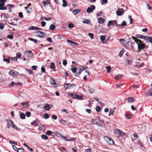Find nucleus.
<instances>
[{"label": "nucleus", "instance_id": "f257e3e1", "mask_svg": "<svg viewBox=\"0 0 152 152\" xmlns=\"http://www.w3.org/2000/svg\"><path fill=\"white\" fill-rule=\"evenodd\" d=\"M91 122L93 124L98 126L102 127L105 126V123L104 121L101 119H93L91 120Z\"/></svg>", "mask_w": 152, "mask_h": 152}, {"label": "nucleus", "instance_id": "f03ea898", "mask_svg": "<svg viewBox=\"0 0 152 152\" xmlns=\"http://www.w3.org/2000/svg\"><path fill=\"white\" fill-rule=\"evenodd\" d=\"M7 124L6 127L7 128H9L11 126L13 128L17 130H20L15 125L11 119H9L6 120Z\"/></svg>", "mask_w": 152, "mask_h": 152}, {"label": "nucleus", "instance_id": "7ed1b4c3", "mask_svg": "<svg viewBox=\"0 0 152 152\" xmlns=\"http://www.w3.org/2000/svg\"><path fill=\"white\" fill-rule=\"evenodd\" d=\"M104 139L110 145H114L115 143L114 141L111 138L107 136L104 137Z\"/></svg>", "mask_w": 152, "mask_h": 152}, {"label": "nucleus", "instance_id": "20e7f679", "mask_svg": "<svg viewBox=\"0 0 152 152\" xmlns=\"http://www.w3.org/2000/svg\"><path fill=\"white\" fill-rule=\"evenodd\" d=\"M35 34L36 36L41 38L44 37L46 35V34L44 32L40 31L35 32Z\"/></svg>", "mask_w": 152, "mask_h": 152}, {"label": "nucleus", "instance_id": "39448f33", "mask_svg": "<svg viewBox=\"0 0 152 152\" xmlns=\"http://www.w3.org/2000/svg\"><path fill=\"white\" fill-rule=\"evenodd\" d=\"M6 0H0V10H6L7 7L4 6L5 5L4 2L6 1Z\"/></svg>", "mask_w": 152, "mask_h": 152}, {"label": "nucleus", "instance_id": "423d86ee", "mask_svg": "<svg viewBox=\"0 0 152 152\" xmlns=\"http://www.w3.org/2000/svg\"><path fill=\"white\" fill-rule=\"evenodd\" d=\"M76 85L74 84L66 83L64 85V86L66 89H70L72 87H74Z\"/></svg>", "mask_w": 152, "mask_h": 152}, {"label": "nucleus", "instance_id": "0eeeda50", "mask_svg": "<svg viewBox=\"0 0 152 152\" xmlns=\"http://www.w3.org/2000/svg\"><path fill=\"white\" fill-rule=\"evenodd\" d=\"M9 73L10 75L13 77L16 76L19 74L18 72L15 71L13 70H11L10 71Z\"/></svg>", "mask_w": 152, "mask_h": 152}, {"label": "nucleus", "instance_id": "6e6552de", "mask_svg": "<svg viewBox=\"0 0 152 152\" xmlns=\"http://www.w3.org/2000/svg\"><path fill=\"white\" fill-rule=\"evenodd\" d=\"M25 55L28 57H31L33 56V54L31 50L26 51L25 52Z\"/></svg>", "mask_w": 152, "mask_h": 152}, {"label": "nucleus", "instance_id": "1a4fd4ad", "mask_svg": "<svg viewBox=\"0 0 152 152\" xmlns=\"http://www.w3.org/2000/svg\"><path fill=\"white\" fill-rule=\"evenodd\" d=\"M95 8V6L94 5H91V7H88L87 10V12L90 13L93 11Z\"/></svg>", "mask_w": 152, "mask_h": 152}, {"label": "nucleus", "instance_id": "9d476101", "mask_svg": "<svg viewBox=\"0 0 152 152\" xmlns=\"http://www.w3.org/2000/svg\"><path fill=\"white\" fill-rule=\"evenodd\" d=\"M142 42L140 40V42L139 43H137L138 45V49L140 50H142L145 48V45L142 44Z\"/></svg>", "mask_w": 152, "mask_h": 152}, {"label": "nucleus", "instance_id": "9b49d317", "mask_svg": "<svg viewBox=\"0 0 152 152\" xmlns=\"http://www.w3.org/2000/svg\"><path fill=\"white\" fill-rule=\"evenodd\" d=\"M115 134H117L121 136H123L125 134L123 132L119 129H116L115 131Z\"/></svg>", "mask_w": 152, "mask_h": 152}, {"label": "nucleus", "instance_id": "f8f14e48", "mask_svg": "<svg viewBox=\"0 0 152 152\" xmlns=\"http://www.w3.org/2000/svg\"><path fill=\"white\" fill-rule=\"evenodd\" d=\"M29 30H42V29L39 27L35 26H30L28 28Z\"/></svg>", "mask_w": 152, "mask_h": 152}, {"label": "nucleus", "instance_id": "ddd939ff", "mask_svg": "<svg viewBox=\"0 0 152 152\" xmlns=\"http://www.w3.org/2000/svg\"><path fill=\"white\" fill-rule=\"evenodd\" d=\"M119 41L121 44L122 45H125L126 44H128L129 42V41L127 42L124 39H119Z\"/></svg>", "mask_w": 152, "mask_h": 152}, {"label": "nucleus", "instance_id": "4468645a", "mask_svg": "<svg viewBox=\"0 0 152 152\" xmlns=\"http://www.w3.org/2000/svg\"><path fill=\"white\" fill-rule=\"evenodd\" d=\"M50 83L53 87H57L56 83L53 79H51L50 80Z\"/></svg>", "mask_w": 152, "mask_h": 152}, {"label": "nucleus", "instance_id": "2eb2a0df", "mask_svg": "<svg viewBox=\"0 0 152 152\" xmlns=\"http://www.w3.org/2000/svg\"><path fill=\"white\" fill-rule=\"evenodd\" d=\"M114 23L115 24H116V20H110L108 22L107 25L109 27L110 26L113 25Z\"/></svg>", "mask_w": 152, "mask_h": 152}, {"label": "nucleus", "instance_id": "dca6fc26", "mask_svg": "<svg viewBox=\"0 0 152 152\" xmlns=\"http://www.w3.org/2000/svg\"><path fill=\"white\" fill-rule=\"evenodd\" d=\"M42 3L44 4V6L45 7H47V5L50 4V1L48 0L43 1Z\"/></svg>", "mask_w": 152, "mask_h": 152}, {"label": "nucleus", "instance_id": "f3484780", "mask_svg": "<svg viewBox=\"0 0 152 152\" xmlns=\"http://www.w3.org/2000/svg\"><path fill=\"white\" fill-rule=\"evenodd\" d=\"M83 22L85 24H90L91 21L89 19H84L83 21Z\"/></svg>", "mask_w": 152, "mask_h": 152}, {"label": "nucleus", "instance_id": "a211bd4d", "mask_svg": "<svg viewBox=\"0 0 152 152\" xmlns=\"http://www.w3.org/2000/svg\"><path fill=\"white\" fill-rule=\"evenodd\" d=\"M80 11V10L79 9H76L73 10V13L75 15L78 13Z\"/></svg>", "mask_w": 152, "mask_h": 152}, {"label": "nucleus", "instance_id": "6ab92c4d", "mask_svg": "<svg viewBox=\"0 0 152 152\" xmlns=\"http://www.w3.org/2000/svg\"><path fill=\"white\" fill-rule=\"evenodd\" d=\"M50 105L49 104H46L44 107V109L46 110H48L51 108Z\"/></svg>", "mask_w": 152, "mask_h": 152}, {"label": "nucleus", "instance_id": "aec40b11", "mask_svg": "<svg viewBox=\"0 0 152 152\" xmlns=\"http://www.w3.org/2000/svg\"><path fill=\"white\" fill-rule=\"evenodd\" d=\"M127 100L128 103H130L134 101V98L133 97H129L127 99Z\"/></svg>", "mask_w": 152, "mask_h": 152}, {"label": "nucleus", "instance_id": "412c9836", "mask_svg": "<svg viewBox=\"0 0 152 152\" xmlns=\"http://www.w3.org/2000/svg\"><path fill=\"white\" fill-rule=\"evenodd\" d=\"M67 43H68L69 44H75L76 45H77L78 44V43L74 42H73L72 41L69 40V39H67Z\"/></svg>", "mask_w": 152, "mask_h": 152}, {"label": "nucleus", "instance_id": "4be33fe9", "mask_svg": "<svg viewBox=\"0 0 152 152\" xmlns=\"http://www.w3.org/2000/svg\"><path fill=\"white\" fill-rule=\"evenodd\" d=\"M151 37L148 36L143 37V39H144L147 42H149L150 41V39Z\"/></svg>", "mask_w": 152, "mask_h": 152}, {"label": "nucleus", "instance_id": "5701e85b", "mask_svg": "<svg viewBox=\"0 0 152 152\" xmlns=\"http://www.w3.org/2000/svg\"><path fill=\"white\" fill-rule=\"evenodd\" d=\"M27 102H22L20 104L23 106L24 107H26L28 106V104Z\"/></svg>", "mask_w": 152, "mask_h": 152}, {"label": "nucleus", "instance_id": "b1692460", "mask_svg": "<svg viewBox=\"0 0 152 152\" xmlns=\"http://www.w3.org/2000/svg\"><path fill=\"white\" fill-rule=\"evenodd\" d=\"M132 38L134 40L135 42L137 43H139L140 42V39H137L136 38L134 37H132Z\"/></svg>", "mask_w": 152, "mask_h": 152}, {"label": "nucleus", "instance_id": "393cba45", "mask_svg": "<svg viewBox=\"0 0 152 152\" xmlns=\"http://www.w3.org/2000/svg\"><path fill=\"white\" fill-rule=\"evenodd\" d=\"M88 88L89 92L90 93L92 94L94 92L95 90L93 88H91L89 87H88Z\"/></svg>", "mask_w": 152, "mask_h": 152}, {"label": "nucleus", "instance_id": "a878e982", "mask_svg": "<svg viewBox=\"0 0 152 152\" xmlns=\"http://www.w3.org/2000/svg\"><path fill=\"white\" fill-rule=\"evenodd\" d=\"M69 95L71 97H72L74 99H76L77 94H74L72 93H69Z\"/></svg>", "mask_w": 152, "mask_h": 152}, {"label": "nucleus", "instance_id": "bb28decb", "mask_svg": "<svg viewBox=\"0 0 152 152\" xmlns=\"http://www.w3.org/2000/svg\"><path fill=\"white\" fill-rule=\"evenodd\" d=\"M98 21L99 23L102 24L104 23V19L101 18H99L98 19Z\"/></svg>", "mask_w": 152, "mask_h": 152}, {"label": "nucleus", "instance_id": "cd10ccee", "mask_svg": "<svg viewBox=\"0 0 152 152\" xmlns=\"http://www.w3.org/2000/svg\"><path fill=\"white\" fill-rule=\"evenodd\" d=\"M60 122L61 124L64 125H66L67 124L66 121L64 120L63 119H61L60 121Z\"/></svg>", "mask_w": 152, "mask_h": 152}, {"label": "nucleus", "instance_id": "c85d7f7f", "mask_svg": "<svg viewBox=\"0 0 152 152\" xmlns=\"http://www.w3.org/2000/svg\"><path fill=\"white\" fill-rule=\"evenodd\" d=\"M20 117L21 119H24L25 118V115L23 113L20 114Z\"/></svg>", "mask_w": 152, "mask_h": 152}, {"label": "nucleus", "instance_id": "c756f323", "mask_svg": "<svg viewBox=\"0 0 152 152\" xmlns=\"http://www.w3.org/2000/svg\"><path fill=\"white\" fill-rule=\"evenodd\" d=\"M55 26L53 24H51L50 25V30H54L55 29Z\"/></svg>", "mask_w": 152, "mask_h": 152}, {"label": "nucleus", "instance_id": "7c9ffc66", "mask_svg": "<svg viewBox=\"0 0 152 152\" xmlns=\"http://www.w3.org/2000/svg\"><path fill=\"white\" fill-rule=\"evenodd\" d=\"M31 124L32 125H34L36 126H37L38 125V124L36 122V120L31 122Z\"/></svg>", "mask_w": 152, "mask_h": 152}, {"label": "nucleus", "instance_id": "2f4dec72", "mask_svg": "<svg viewBox=\"0 0 152 152\" xmlns=\"http://www.w3.org/2000/svg\"><path fill=\"white\" fill-rule=\"evenodd\" d=\"M106 68L107 70V72L108 73H110L111 70V68L110 66H107L106 67Z\"/></svg>", "mask_w": 152, "mask_h": 152}, {"label": "nucleus", "instance_id": "473e14b6", "mask_svg": "<svg viewBox=\"0 0 152 152\" xmlns=\"http://www.w3.org/2000/svg\"><path fill=\"white\" fill-rule=\"evenodd\" d=\"M116 14L117 15L120 16L123 15V13L121 11L119 10H117L116 12Z\"/></svg>", "mask_w": 152, "mask_h": 152}, {"label": "nucleus", "instance_id": "72a5a7b5", "mask_svg": "<svg viewBox=\"0 0 152 152\" xmlns=\"http://www.w3.org/2000/svg\"><path fill=\"white\" fill-rule=\"evenodd\" d=\"M63 0V4L62 5V6L64 7H65L67 6V4L66 1L65 0Z\"/></svg>", "mask_w": 152, "mask_h": 152}, {"label": "nucleus", "instance_id": "f704fd0d", "mask_svg": "<svg viewBox=\"0 0 152 152\" xmlns=\"http://www.w3.org/2000/svg\"><path fill=\"white\" fill-rule=\"evenodd\" d=\"M122 77V76L121 75L119 74L115 77V78L116 80H118L119 78H121Z\"/></svg>", "mask_w": 152, "mask_h": 152}, {"label": "nucleus", "instance_id": "c9c22d12", "mask_svg": "<svg viewBox=\"0 0 152 152\" xmlns=\"http://www.w3.org/2000/svg\"><path fill=\"white\" fill-rule=\"evenodd\" d=\"M126 25V22L125 21H123L120 25L117 24V25H118L119 26H124Z\"/></svg>", "mask_w": 152, "mask_h": 152}, {"label": "nucleus", "instance_id": "e433bc0d", "mask_svg": "<svg viewBox=\"0 0 152 152\" xmlns=\"http://www.w3.org/2000/svg\"><path fill=\"white\" fill-rule=\"evenodd\" d=\"M77 68L76 67H73L72 68L71 70L73 73H75L76 72Z\"/></svg>", "mask_w": 152, "mask_h": 152}, {"label": "nucleus", "instance_id": "4c0bfd02", "mask_svg": "<svg viewBox=\"0 0 152 152\" xmlns=\"http://www.w3.org/2000/svg\"><path fill=\"white\" fill-rule=\"evenodd\" d=\"M50 64V68L51 69H54L55 68V64L54 63L51 62Z\"/></svg>", "mask_w": 152, "mask_h": 152}, {"label": "nucleus", "instance_id": "58836bf2", "mask_svg": "<svg viewBox=\"0 0 152 152\" xmlns=\"http://www.w3.org/2000/svg\"><path fill=\"white\" fill-rule=\"evenodd\" d=\"M24 151L25 150L23 149L20 148H18L17 151L18 152H24Z\"/></svg>", "mask_w": 152, "mask_h": 152}, {"label": "nucleus", "instance_id": "ea45409f", "mask_svg": "<svg viewBox=\"0 0 152 152\" xmlns=\"http://www.w3.org/2000/svg\"><path fill=\"white\" fill-rule=\"evenodd\" d=\"M26 115L27 117H29L31 115V113L29 111H27L26 113Z\"/></svg>", "mask_w": 152, "mask_h": 152}, {"label": "nucleus", "instance_id": "a19ab883", "mask_svg": "<svg viewBox=\"0 0 152 152\" xmlns=\"http://www.w3.org/2000/svg\"><path fill=\"white\" fill-rule=\"evenodd\" d=\"M42 138L44 139L47 140L48 139V137L45 135L42 134L41 135Z\"/></svg>", "mask_w": 152, "mask_h": 152}, {"label": "nucleus", "instance_id": "79ce46f5", "mask_svg": "<svg viewBox=\"0 0 152 152\" xmlns=\"http://www.w3.org/2000/svg\"><path fill=\"white\" fill-rule=\"evenodd\" d=\"M21 55L20 52H18L17 53L16 57L17 58H20L21 57Z\"/></svg>", "mask_w": 152, "mask_h": 152}, {"label": "nucleus", "instance_id": "37998d69", "mask_svg": "<svg viewBox=\"0 0 152 152\" xmlns=\"http://www.w3.org/2000/svg\"><path fill=\"white\" fill-rule=\"evenodd\" d=\"M29 40L31 41H33V42L35 43L36 44L37 43V39H34L32 38H30L29 39Z\"/></svg>", "mask_w": 152, "mask_h": 152}, {"label": "nucleus", "instance_id": "c03bdc74", "mask_svg": "<svg viewBox=\"0 0 152 152\" xmlns=\"http://www.w3.org/2000/svg\"><path fill=\"white\" fill-rule=\"evenodd\" d=\"M44 117L45 119H47L49 118V116L48 113H45L44 115Z\"/></svg>", "mask_w": 152, "mask_h": 152}, {"label": "nucleus", "instance_id": "a18cd8bd", "mask_svg": "<svg viewBox=\"0 0 152 152\" xmlns=\"http://www.w3.org/2000/svg\"><path fill=\"white\" fill-rule=\"evenodd\" d=\"M100 39L101 41H104L105 39V36L104 35H102L100 37Z\"/></svg>", "mask_w": 152, "mask_h": 152}, {"label": "nucleus", "instance_id": "49530a36", "mask_svg": "<svg viewBox=\"0 0 152 152\" xmlns=\"http://www.w3.org/2000/svg\"><path fill=\"white\" fill-rule=\"evenodd\" d=\"M114 110L113 109H111L110 110L109 116H110V115L112 114L114 112Z\"/></svg>", "mask_w": 152, "mask_h": 152}, {"label": "nucleus", "instance_id": "de8ad7c7", "mask_svg": "<svg viewBox=\"0 0 152 152\" xmlns=\"http://www.w3.org/2000/svg\"><path fill=\"white\" fill-rule=\"evenodd\" d=\"M126 119H130L131 118V116L129 114H128L126 115Z\"/></svg>", "mask_w": 152, "mask_h": 152}, {"label": "nucleus", "instance_id": "09e8293b", "mask_svg": "<svg viewBox=\"0 0 152 152\" xmlns=\"http://www.w3.org/2000/svg\"><path fill=\"white\" fill-rule=\"evenodd\" d=\"M60 150L61 151H63V152H66L65 148L64 147H61L60 148Z\"/></svg>", "mask_w": 152, "mask_h": 152}, {"label": "nucleus", "instance_id": "8fccbe9b", "mask_svg": "<svg viewBox=\"0 0 152 152\" xmlns=\"http://www.w3.org/2000/svg\"><path fill=\"white\" fill-rule=\"evenodd\" d=\"M74 25L73 23H70L68 24V27L70 28H72L74 27Z\"/></svg>", "mask_w": 152, "mask_h": 152}, {"label": "nucleus", "instance_id": "3c124183", "mask_svg": "<svg viewBox=\"0 0 152 152\" xmlns=\"http://www.w3.org/2000/svg\"><path fill=\"white\" fill-rule=\"evenodd\" d=\"M9 142L11 144H13L15 145H17V143L16 142L12 140H10L9 141Z\"/></svg>", "mask_w": 152, "mask_h": 152}, {"label": "nucleus", "instance_id": "603ef678", "mask_svg": "<svg viewBox=\"0 0 152 152\" xmlns=\"http://www.w3.org/2000/svg\"><path fill=\"white\" fill-rule=\"evenodd\" d=\"M52 133V132L50 130H48L46 133V134L47 135H50Z\"/></svg>", "mask_w": 152, "mask_h": 152}, {"label": "nucleus", "instance_id": "864d4df0", "mask_svg": "<svg viewBox=\"0 0 152 152\" xmlns=\"http://www.w3.org/2000/svg\"><path fill=\"white\" fill-rule=\"evenodd\" d=\"M77 97L76 99H81L83 98V96H80L79 95H77Z\"/></svg>", "mask_w": 152, "mask_h": 152}, {"label": "nucleus", "instance_id": "5fc2aeb1", "mask_svg": "<svg viewBox=\"0 0 152 152\" xmlns=\"http://www.w3.org/2000/svg\"><path fill=\"white\" fill-rule=\"evenodd\" d=\"M136 36L138 38L143 39V37H145V36H144L143 35H139V34L137 35Z\"/></svg>", "mask_w": 152, "mask_h": 152}, {"label": "nucleus", "instance_id": "6e6d98bb", "mask_svg": "<svg viewBox=\"0 0 152 152\" xmlns=\"http://www.w3.org/2000/svg\"><path fill=\"white\" fill-rule=\"evenodd\" d=\"M76 140V138H71L70 139H68V140H67V141H74Z\"/></svg>", "mask_w": 152, "mask_h": 152}, {"label": "nucleus", "instance_id": "4d7b16f0", "mask_svg": "<svg viewBox=\"0 0 152 152\" xmlns=\"http://www.w3.org/2000/svg\"><path fill=\"white\" fill-rule=\"evenodd\" d=\"M101 110V108L99 106H97L96 108V110L97 112H99Z\"/></svg>", "mask_w": 152, "mask_h": 152}, {"label": "nucleus", "instance_id": "13d9d810", "mask_svg": "<svg viewBox=\"0 0 152 152\" xmlns=\"http://www.w3.org/2000/svg\"><path fill=\"white\" fill-rule=\"evenodd\" d=\"M19 16L21 18H23V15L22 12H19Z\"/></svg>", "mask_w": 152, "mask_h": 152}, {"label": "nucleus", "instance_id": "bf43d9fd", "mask_svg": "<svg viewBox=\"0 0 152 152\" xmlns=\"http://www.w3.org/2000/svg\"><path fill=\"white\" fill-rule=\"evenodd\" d=\"M88 35L91 38V39H93L94 38V35L93 34L89 33H88Z\"/></svg>", "mask_w": 152, "mask_h": 152}, {"label": "nucleus", "instance_id": "052dcab7", "mask_svg": "<svg viewBox=\"0 0 152 152\" xmlns=\"http://www.w3.org/2000/svg\"><path fill=\"white\" fill-rule=\"evenodd\" d=\"M129 18L130 20V23L132 24V23L133 21V19L132 18L131 16L129 17Z\"/></svg>", "mask_w": 152, "mask_h": 152}, {"label": "nucleus", "instance_id": "680f3d73", "mask_svg": "<svg viewBox=\"0 0 152 152\" xmlns=\"http://www.w3.org/2000/svg\"><path fill=\"white\" fill-rule=\"evenodd\" d=\"M63 64L64 65L66 66L67 64V62L66 60H64L63 62Z\"/></svg>", "mask_w": 152, "mask_h": 152}, {"label": "nucleus", "instance_id": "e2e57ef3", "mask_svg": "<svg viewBox=\"0 0 152 152\" xmlns=\"http://www.w3.org/2000/svg\"><path fill=\"white\" fill-rule=\"evenodd\" d=\"M47 40L49 42H51L52 41V39L50 37H48L47 38Z\"/></svg>", "mask_w": 152, "mask_h": 152}, {"label": "nucleus", "instance_id": "0e129e2a", "mask_svg": "<svg viewBox=\"0 0 152 152\" xmlns=\"http://www.w3.org/2000/svg\"><path fill=\"white\" fill-rule=\"evenodd\" d=\"M37 66H33L31 67L32 69L33 70H36L37 69Z\"/></svg>", "mask_w": 152, "mask_h": 152}, {"label": "nucleus", "instance_id": "69168bd1", "mask_svg": "<svg viewBox=\"0 0 152 152\" xmlns=\"http://www.w3.org/2000/svg\"><path fill=\"white\" fill-rule=\"evenodd\" d=\"M7 37V38L10 39H12L13 38V36L11 35H8Z\"/></svg>", "mask_w": 152, "mask_h": 152}, {"label": "nucleus", "instance_id": "338daca9", "mask_svg": "<svg viewBox=\"0 0 152 152\" xmlns=\"http://www.w3.org/2000/svg\"><path fill=\"white\" fill-rule=\"evenodd\" d=\"M124 52L122 50L120 51L119 53V56L120 57H121L123 54Z\"/></svg>", "mask_w": 152, "mask_h": 152}, {"label": "nucleus", "instance_id": "774afa93", "mask_svg": "<svg viewBox=\"0 0 152 152\" xmlns=\"http://www.w3.org/2000/svg\"><path fill=\"white\" fill-rule=\"evenodd\" d=\"M85 152H91V149L90 148L85 149Z\"/></svg>", "mask_w": 152, "mask_h": 152}]
</instances>
